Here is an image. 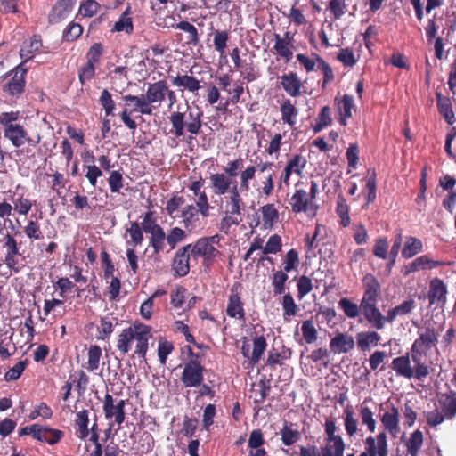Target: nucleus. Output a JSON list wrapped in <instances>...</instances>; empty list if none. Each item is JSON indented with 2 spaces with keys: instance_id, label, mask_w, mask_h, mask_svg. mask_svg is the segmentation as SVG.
<instances>
[{
  "instance_id": "obj_1",
  "label": "nucleus",
  "mask_w": 456,
  "mask_h": 456,
  "mask_svg": "<svg viewBox=\"0 0 456 456\" xmlns=\"http://www.w3.org/2000/svg\"><path fill=\"white\" fill-rule=\"evenodd\" d=\"M439 340V331L434 327L428 326L422 331H419L417 338L411 347V352L404 355L394 358L390 363V368L397 376L406 378V379L423 380L429 374V367L423 362V356H427L428 351L436 346Z\"/></svg>"
},
{
  "instance_id": "obj_2",
  "label": "nucleus",
  "mask_w": 456,
  "mask_h": 456,
  "mask_svg": "<svg viewBox=\"0 0 456 456\" xmlns=\"http://www.w3.org/2000/svg\"><path fill=\"white\" fill-rule=\"evenodd\" d=\"M363 294L360 305L353 302L349 297H341L338 301V307L349 319H355L362 314L365 321L376 330V309L381 297V285L377 277L368 273L362 279Z\"/></svg>"
},
{
  "instance_id": "obj_3",
  "label": "nucleus",
  "mask_w": 456,
  "mask_h": 456,
  "mask_svg": "<svg viewBox=\"0 0 456 456\" xmlns=\"http://www.w3.org/2000/svg\"><path fill=\"white\" fill-rule=\"evenodd\" d=\"M151 338V327L135 321L132 326L125 328L119 334L117 348L121 355H126L131 349L134 340L136 341L134 354L146 359L149 339Z\"/></svg>"
},
{
  "instance_id": "obj_4",
  "label": "nucleus",
  "mask_w": 456,
  "mask_h": 456,
  "mask_svg": "<svg viewBox=\"0 0 456 456\" xmlns=\"http://www.w3.org/2000/svg\"><path fill=\"white\" fill-rule=\"evenodd\" d=\"M203 111L200 109H193L187 105V111H172L169 115L171 124V132L176 137H183L186 132L188 136L185 138L188 143L191 142L194 136L199 135L203 125Z\"/></svg>"
},
{
  "instance_id": "obj_5",
  "label": "nucleus",
  "mask_w": 456,
  "mask_h": 456,
  "mask_svg": "<svg viewBox=\"0 0 456 456\" xmlns=\"http://www.w3.org/2000/svg\"><path fill=\"white\" fill-rule=\"evenodd\" d=\"M333 418H328L324 423V434L326 446L322 447V456H344L345 441L339 435H336L338 431Z\"/></svg>"
},
{
  "instance_id": "obj_6",
  "label": "nucleus",
  "mask_w": 456,
  "mask_h": 456,
  "mask_svg": "<svg viewBox=\"0 0 456 456\" xmlns=\"http://www.w3.org/2000/svg\"><path fill=\"white\" fill-rule=\"evenodd\" d=\"M122 100L125 102V107L123 111L119 113V117L128 129L136 130L137 124L135 120L131 118V116L134 112H140L141 114L148 115V109L144 107L146 102L145 96L144 94H125L122 96Z\"/></svg>"
},
{
  "instance_id": "obj_7",
  "label": "nucleus",
  "mask_w": 456,
  "mask_h": 456,
  "mask_svg": "<svg viewBox=\"0 0 456 456\" xmlns=\"http://www.w3.org/2000/svg\"><path fill=\"white\" fill-rule=\"evenodd\" d=\"M220 241L219 234L212 236L200 237L197 241L192 244L191 256L192 258L202 257L204 264H210L215 257L219 255L218 248L215 245H218Z\"/></svg>"
},
{
  "instance_id": "obj_8",
  "label": "nucleus",
  "mask_w": 456,
  "mask_h": 456,
  "mask_svg": "<svg viewBox=\"0 0 456 456\" xmlns=\"http://www.w3.org/2000/svg\"><path fill=\"white\" fill-rule=\"evenodd\" d=\"M416 307V302L412 297L403 301L399 305L392 307L387 310V314H383L377 305L376 309V330H381L386 326L387 322H393L396 320L397 316L407 315L413 312Z\"/></svg>"
},
{
  "instance_id": "obj_9",
  "label": "nucleus",
  "mask_w": 456,
  "mask_h": 456,
  "mask_svg": "<svg viewBox=\"0 0 456 456\" xmlns=\"http://www.w3.org/2000/svg\"><path fill=\"white\" fill-rule=\"evenodd\" d=\"M205 368L200 362V356L190 358L183 364L181 380L185 387H198L201 386L204 380Z\"/></svg>"
},
{
  "instance_id": "obj_10",
  "label": "nucleus",
  "mask_w": 456,
  "mask_h": 456,
  "mask_svg": "<svg viewBox=\"0 0 456 456\" xmlns=\"http://www.w3.org/2000/svg\"><path fill=\"white\" fill-rule=\"evenodd\" d=\"M2 248L4 249V263L9 270L18 273L20 270L18 257L22 256L20 244L18 243L14 235L10 232L4 234L2 238Z\"/></svg>"
},
{
  "instance_id": "obj_11",
  "label": "nucleus",
  "mask_w": 456,
  "mask_h": 456,
  "mask_svg": "<svg viewBox=\"0 0 456 456\" xmlns=\"http://www.w3.org/2000/svg\"><path fill=\"white\" fill-rule=\"evenodd\" d=\"M4 137L9 139L14 148H21L28 143L29 147L35 148L41 142L39 134L35 137L28 135L27 129L20 124H14L4 130Z\"/></svg>"
},
{
  "instance_id": "obj_12",
  "label": "nucleus",
  "mask_w": 456,
  "mask_h": 456,
  "mask_svg": "<svg viewBox=\"0 0 456 456\" xmlns=\"http://www.w3.org/2000/svg\"><path fill=\"white\" fill-rule=\"evenodd\" d=\"M365 451L360 453V456H387V438L385 430L381 431L376 436H367L364 441ZM347 456H355L350 453Z\"/></svg>"
},
{
  "instance_id": "obj_13",
  "label": "nucleus",
  "mask_w": 456,
  "mask_h": 456,
  "mask_svg": "<svg viewBox=\"0 0 456 456\" xmlns=\"http://www.w3.org/2000/svg\"><path fill=\"white\" fill-rule=\"evenodd\" d=\"M103 413L107 419H113L114 422L121 425L126 419V400L120 399L115 404V399L109 393L103 398Z\"/></svg>"
},
{
  "instance_id": "obj_14",
  "label": "nucleus",
  "mask_w": 456,
  "mask_h": 456,
  "mask_svg": "<svg viewBox=\"0 0 456 456\" xmlns=\"http://www.w3.org/2000/svg\"><path fill=\"white\" fill-rule=\"evenodd\" d=\"M167 90V81L166 80H159L154 83L149 84V86L145 92V103L144 107L148 109V115H151L153 112V109L155 108L153 105L158 104L161 105L162 102L165 101V92Z\"/></svg>"
},
{
  "instance_id": "obj_15",
  "label": "nucleus",
  "mask_w": 456,
  "mask_h": 456,
  "mask_svg": "<svg viewBox=\"0 0 456 456\" xmlns=\"http://www.w3.org/2000/svg\"><path fill=\"white\" fill-rule=\"evenodd\" d=\"M273 162H261L258 166H248L243 167L239 174V189L240 191L248 192L250 190V183L255 180L256 172L265 173L266 169L272 168Z\"/></svg>"
},
{
  "instance_id": "obj_16",
  "label": "nucleus",
  "mask_w": 456,
  "mask_h": 456,
  "mask_svg": "<svg viewBox=\"0 0 456 456\" xmlns=\"http://www.w3.org/2000/svg\"><path fill=\"white\" fill-rule=\"evenodd\" d=\"M303 184V182H297L296 190L292 194V197L289 199V204L291 206V211L293 213H300V212H307L309 209H314L315 212L317 210V206H314L310 203V196L307 193V191L304 189H300V185Z\"/></svg>"
},
{
  "instance_id": "obj_17",
  "label": "nucleus",
  "mask_w": 456,
  "mask_h": 456,
  "mask_svg": "<svg viewBox=\"0 0 456 456\" xmlns=\"http://www.w3.org/2000/svg\"><path fill=\"white\" fill-rule=\"evenodd\" d=\"M273 37L275 40V45L273 46L275 53L278 56L281 57L285 62H289L293 58V34L287 31L284 33L283 37H281L278 33H274Z\"/></svg>"
},
{
  "instance_id": "obj_18",
  "label": "nucleus",
  "mask_w": 456,
  "mask_h": 456,
  "mask_svg": "<svg viewBox=\"0 0 456 456\" xmlns=\"http://www.w3.org/2000/svg\"><path fill=\"white\" fill-rule=\"evenodd\" d=\"M28 69L21 62L12 70L13 76L10 81L4 85V91L11 95H19L24 93L26 87V72Z\"/></svg>"
},
{
  "instance_id": "obj_19",
  "label": "nucleus",
  "mask_w": 456,
  "mask_h": 456,
  "mask_svg": "<svg viewBox=\"0 0 456 456\" xmlns=\"http://www.w3.org/2000/svg\"><path fill=\"white\" fill-rule=\"evenodd\" d=\"M192 244H188L177 249L172 263V268L177 276L188 275L190 271L189 258Z\"/></svg>"
},
{
  "instance_id": "obj_20",
  "label": "nucleus",
  "mask_w": 456,
  "mask_h": 456,
  "mask_svg": "<svg viewBox=\"0 0 456 456\" xmlns=\"http://www.w3.org/2000/svg\"><path fill=\"white\" fill-rule=\"evenodd\" d=\"M239 184H234L229 192L225 203V214L232 216L241 217L245 210V203L240 193Z\"/></svg>"
},
{
  "instance_id": "obj_21",
  "label": "nucleus",
  "mask_w": 456,
  "mask_h": 456,
  "mask_svg": "<svg viewBox=\"0 0 456 456\" xmlns=\"http://www.w3.org/2000/svg\"><path fill=\"white\" fill-rule=\"evenodd\" d=\"M73 7V0H58L48 15L49 22L55 25V23L68 20L72 13Z\"/></svg>"
},
{
  "instance_id": "obj_22",
  "label": "nucleus",
  "mask_w": 456,
  "mask_h": 456,
  "mask_svg": "<svg viewBox=\"0 0 456 456\" xmlns=\"http://www.w3.org/2000/svg\"><path fill=\"white\" fill-rule=\"evenodd\" d=\"M280 79L283 91L289 96L297 97L303 94V82L300 80L298 75L294 73V71H289L288 74L281 75Z\"/></svg>"
},
{
  "instance_id": "obj_23",
  "label": "nucleus",
  "mask_w": 456,
  "mask_h": 456,
  "mask_svg": "<svg viewBox=\"0 0 456 456\" xmlns=\"http://www.w3.org/2000/svg\"><path fill=\"white\" fill-rule=\"evenodd\" d=\"M226 314L230 318L245 321L244 303L234 288L231 289V294L228 296Z\"/></svg>"
},
{
  "instance_id": "obj_24",
  "label": "nucleus",
  "mask_w": 456,
  "mask_h": 456,
  "mask_svg": "<svg viewBox=\"0 0 456 456\" xmlns=\"http://www.w3.org/2000/svg\"><path fill=\"white\" fill-rule=\"evenodd\" d=\"M447 292V288L444 283V280L438 277L432 279L429 283V289L428 292L429 305H434L436 303L444 304L446 302Z\"/></svg>"
},
{
  "instance_id": "obj_25",
  "label": "nucleus",
  "mask_w": 456,
  "mask_h": 456,
  "mask_svg": "<svg viewBox=\"0 0 456 456\" xmlns=\"http://www.w3.org/2000/svg\"><path fill=\"white\" fill-rule=\"evenodd\" d=\"M354 346V338L345 332L337 333L330 341V349L335 354L348 353Z\"/></svg>"
},
{
  "instance_id": "obj_26",
  "label": "nucleus",
  "mask_w": 456,
  "mask_h": 456,
  "mask_svg": "<svg viewBox=\"0 0 456 456\" xmlns=\"http://www.w3.org/2000/svg\"><path fill=\"white\" fill-rule=\"evenodd\" d=\"M209 180L214 193L218 195L230 192L234 184H239L238 181H231L224 172L211 174Z\"/></svg>"
},
{
  "instance_id": "obj_27",
  "label": "nucleus",
  "mask_w": 456,
  "mask_h": 456,
  "mask_svg": "<svg viewBox=\"0 0 456 456\" xmlns=\"http://www.w3.org/2000/svg\"><path fill=\"white\" fill-rule=\"evenodd\" d=\"M200 215L199 210L193 204H187L183 208L180 216L182 217V224L188 232H191L200 226Z\"/></svg>"
},
{
  "instance_id": "obj_28",
  "label": "nucleus",
  "mask_w": 456,
  "mask_h": 456,
  "mask_svg": "<svg viewBox=\"0 0 456 456\" xmlns=\"http://www.w3.org/2000/svg\"><path fill=\"white\" fill-rule=\"evenodd\" d=\"M441 263L436 262L428 256V255H422L412 260L411 263L405 265L402 267L401 272L403 276H408L411 273L425 270V268H434L439 266Z\"/></svg>"
},
{
  "instance_id": "obj_29",
  "label": "nucleus",
  "mask_w": 456,
  "mask_h": 456,
  "mask_svg": "<svg viewBox=\"0 0 456 456\" xmlns=\"http://www.w3.org/2000/svg\"><path fill=\"white\" fill-rule=\"evenodd\" d=\"M334 103L338 109L339 119L338 122L342 126L346 125V119L352 117V109L354 107V96L351 94H344L341 99L336 96Z\"/></svg>"
},
{
  "instance_id": "obj_30",
  "label": "nucleus",
  "mask_w": 456,
  "mask_h": 456,
  "mask_svg": "<svg viewBox=\"0 0 456 456\" xmlns=\"http://www.w3.org/2000/svg\"><path fill=\"white\" fill-rule=\"evenodd\" d=\"M380 422L386 431H388L391 436L396 437L400 431L399 411L395 406H392L389 411H386L380 418Z\"/></svg>"
},
{
  "instance_id": "obj_31",
  "label": "nucleus",
  "mask_w": 456,
  "mask_h": 456,
  "mask_svg": "<svg viewBox=\"0 0 456 456\" xmlns=\"http://www.w3.org/2000/svg\"><path fill=\"white\" fill-rule=\"evenodd\" d=\"M438 406L444 419H452L456 416V393L450 391L438 398Z\"/></svg>"
},
{
  "instance_id": "obj_32",
  "label": "nucleus",
  "mask_w": 456,
  "mask_h": 456,
  "mask_svg": "<svg viewBox=\"0 0 456 456\" xmlns=\"http://www.w3.org/2000/svg\"><path fill=\"white\" fill-rule=\"evenodd\" d=\"M173 86L182 87L190 93L196 94L201 88L199 79L189 75L170 76Z\"/></svg>"
},
{
  "instance_id": "obj_33",
  "label": "nucleus",
  "mask_w": 456,
  "mask_h": 456,
  "mask_svg": "<svg viewBox=\"0 0 456 456\" xmlns=\"http://www.w3.org/2000/svg\"><path fill=\"white\" fill-rule=\"evenodd\" d=\"M381 337L376 330L361 331L356 334V343L361 351H370V346L380 344Z\"/></svg>"
},
{
  "instance_id": "obj_34",
  "label": "nucleus",
  "mask_w": 456,
  "mask_h": 456,
  "mask_svg": "<svg viewBox=\"0 0 456 456\" xmlns=\"http://www.w3.org/2000/svg\"><path fill=\"white\" fill-rule=\"evenodd\" d=\"M64 434L62 430L38 424L37 441L54 444L60 442Z\"/></svg>"
},
{
  "instance_id": "obj_35",
  "label": "nucleus",
  "mask_w": 456,
  "mask_h": 456,
  "mask_svg": "<svg viewBox=\"0 0 456 456\" xmlns=\"http://www.w3.org/2000/svg\"><path fill=\"white\" fill-rule=\"evenodd\" d=\"M436 96L437 101L438 112L442 117H444L449 125H453L456 121V118L454 116L451 100L448 98V96H444L439 92L436 94Z\"/></svg>"
},
{
  "instance_id": "obj_36",
  "label": "nucleus",
  "mask_w": 456,
  "mask_h": 456,
  "mask_svg": "<svg viewBox=\"0 0 456 456\" xmlns=\"http://www.w3.org/2000/svg\"><path fill=\"white\" fill-rule=\"evenodd\" d=\"M281 120L284 124L293 127L297 121L298 109L290 99H285L281 104Z\"/></svg>"
},
{
  "instance_id": "obj_37",
  "label": "nucleus",
  "mask_w": 456,
  "mask_h": 456,
  "mask_svg": "<svg viewBox=\"0 0 456 456\" xmlns=\"http://www.w3.org/2000/svg\"><path fill=\"white\" fill-rule=\"evenodd\" d=\"M294 424L285 421L280 430L281 443L285 446H292L302 437L301 432L297 428H293Z\"/></svg>"
},
{
  "instance_id": "obj_38",
  "label": "nucleus",
  "mask_w": 456,
  "mask_h": 456,
  "mask_svg": "<svg viewBox=\"0 0 456 456\" xmlns=\"http://www.w3.org/2000/svg\"><path fill=\"white\" fill-rule=\"evenodd\" d=\"M421 252H423V241L415 236H406L404 246L401 251L402 256L409 259Z\"/></svg>"
},
{
  "instance_id": "obj_39",
  "label": "nucleus",
  "mask_w": 456,
  "mask_h": 456,
  "mask_svg": "<svg viewBox=\"0 0 456 456\" xmlns=\"http://www.w3.org/2000/svg\"><path fill=\"white\" fill-rule=\"evenodd\" d=\"M42 40L39 37H33L29 41H25L20 50V57L23 59V62L28 61L34 57V53L40 50Z\"/></svg>"
},
{
  "instance_id": "obj_40",
  "label": "nucleus",
  "mask_w": 456,
  "mask_h": 456,
  "mask_svg": "<svg viewBox=\"0 0 456 456\" xmlns=\"http://www.w3.org/2000/svg\"><path fill=\"white\" fill-rule=\"evenodd\" d=\"M288 279L289 276L283 270H273L271 284L274 296L284 294Z\"/></svg>"
},
{
  "instance_id": "obj_41",
  "label": "nucleus",
  "mask_w": 456,
  "mask_h": 456,
  "mask_svg": "<svg viewBox=\"0 0 456 456\" xmlns=\"http://www.w3.org/2000/svg\"><path fill=\"white\" fill-rule=\"evenodd\" d=\"M376 175L375 169H368V177L365 184V203L363 204L362 208H368L369 204L374 202L376 199Z\"/></svg>"
},
{
  "instance_id": "obj_42",
  "label": "nucleus",
  "mask_w": 456,
  "mask_h": 456,
  "mask_svg": "<svg viewBox=\"0 0 456 456\" xmlns=\"http://www.w3.org/2000/svg\"><path fill=\"white\" fill-rule=\"evenodd\" d=\"M172 28L181 29L182 31L187 33L186 44L188 45H198L200 41L198 28L191 24V22L188 20H182L177 22L175 25H172Z\"/></svg>"
},
{
  "instance_id": "obj_43",
  "label": "nucleus",
  "mask_w": 456,
  "mask_h": 456,
  "mask_svg": "<svg viewBox=\"0 0 456 456\" xmlns=\"http://www.w3.org/2000/svg\"><path fill=\"white\" fill-rule=\"evenodd\" d=\"M274 172L264 175L258 183L254 184L255 190L260 195L270 197L274 190Z\"/></svg>"
},
{
  "instance_id": "obj_44",
  "label": "nucleus",
  "mask_w": 456,
  "mask_h": 456,
  "mask_svg": "<svg viewBox=\"0 0 456 456\" xmlns=\"http://www.w3.org/2000/svg\"><path fill=\"white\" fill-rule=\"evenodd\" d=\"M131 7L128 6L126 11H124L118 21L115 22L112 32H126L127 34H131L134 31L133 20L130 17Z\"/></svg>"
},
{
  "instance_id": "obj_45",
  "label": "nucleus",
  "mask_w": 456,
  "mask_h": 456,
  "mask_svg": "<svg viewBox=\"0 0 456 456\" xmlns=\"http://www.w3.org/2000/svg\"><path fill=\"white\" fill-rule=\"evenodd\" d=\"M368 400L365 399L362 404L360 405L359 415L362 424L365 425L370 432H374L376 430V419L371 408L366 405Z\"/></svg>"
},
{
  "instance_id": "obj_46",
  "label": "nucleus",
  "mask_w": 456,
  "mask_h": 456,
  "mask_svg": "<svg viewBox=\"0 0 456 456\" xmlns=\"http://www.w3.org/2000/svg\"><path fill=\"white\" fill-rule=\"evenodd\" d=\"M75 426L77 428V436L78 438L86 439L89 436V418L87 410H82L76 413V419L74 420Z\"/></svg>"
},
{
  "instance_id": "obj_47",
  "label": "nucleus",
  "mask_w": 456,
  "mask_h": 456,
  "mask_svg": "<svg viewBox=\"0 0 456 456\" xmlns=\"http://www.w3.org/2000/svg\"><path fill=\"white\" fill-rule=\"evenodd\" d=\"M266 338L264 336H256L253 338V351L249 357V363L256 365L260 362L261 356L266 349Z\"/></svg>"
},
{
  "instance_id": "obj_48",
  "label": "nucleus",
  "mask_w": 456,
  "mask_h": 456,
  "mask_svg": "<svg viewBox=\"0 0 456 456\" xmlns=\"http://www.w3.org/2000/svg\"><path fill=\"white\" fill-rule=\"evenodd\" d=\"M344 428L349 436H354L358 431L357 419L354 417L353 407L348 405L344 410Z\"/></svg>"
},
{
  "instance_id": "obj_49",
  "label": "nucleus",
  "mask_w": 456,
  "mask_h": 456,
  "mask_svg": "<svg viewBox=\"0 0 456 456\" xmlns=\"http://www.w3.org/2000/svg\"><path fill=\"white\" fill-rule=\"evenodd\" d=\"M166 241L167 235L161 226L151 234L150 246L153 248L155 254H159L164 251Z\"/></svg>"
},
{
  "instance_id": "obj_50",
  "label": "nucleus",
  "mask_w": 456,
  "mask_h": 456,
  "mask_svg": "<svg viewBox=\"0 0 456 456\" xmlns=\"http://www.w3.org/2000/svg\"><path fill=\"white\" fill-rule=\"evenodd\" d=\"M423 446V432L417 429L412 432L406 443V450L411 456H418L419 451Z\"/></svg>"
},
{
  "instance_id": "obj_51",
  "label": "nucleus",
  "mask_w": 456,
  "mask_h": 456,
  "mask_svg": "<svg viewBox=\"0 0 456 456\" xmlns=\"http://www.w3.org/2000/svg\"><path fill=\"white\" fill-rule=\"evenodd\" d=\"M265 227L272 228L279 218V212L273 204H265L260 208Z\"/></svg>"
},
{
  "instance_id": "obj_52",
  "label": "nucleus",
  "mask_w": 456,
  "mask_h": 456,
  "mask_svg": "<svg viewBox=\"0 0 456 456\" xmlns=\"http://www.w3.org/2000/svg\"><path fill=\"white\" fill-rule=\"evenodd\" d=\"M282 265V270L286 272L287 275L288 273L297 270L300 265V259L299 254L296 248H290L289 251L286 253Z\"/></svg>"
},
{
  "instance_id": "obj_53",
  "label": "nucleus",
  "mask_w": 456,
  "mask_h": 456,
  "mask_svg": "<svg viewBox=\"0 0 456 456\" xmlns=\"http://www.w3.org/2000/svg\"><path fill=\"white\" fill-rule=\"evenodd\" d=\"M315 59L317 61V68L322 70L323 78L322 81V88L324 89L327 87L328 83H330L334 80V71L325 60L317 53L314 54Z\"/></svg>"
},
{
  "instance_id": "obj_54",
  "label": "nucleus",
  "mask_w": 456,
  "mask_h": 456,
  "mask_svg": "<svg viewBox=\"0 0 456 456\" xmlns=\"http://www.w3.org/2000/svg\"><path fill=\"white\" fill-rule=\"evenodd\" d=\"M244 159L241 157H238L233 160H230L224 167V172L230 178L231 181H237L235 178L240 175V172L244 167Z\"/></svg>"
},
{
  "instance_id": "obj_55",
  "label": "nucleus",
  "mask_w": 456,
  "mask_h": 456,
  "mask_svg": "<svg viewBox=\"0 0 456 456\" xmlns=\"http://www.w3.org/2000/svg\"><path fill=\"white\" fill-rule=\"evenodd\" d=\"M349 206L343 196L338 197V202L336 207L337 215L340 217V224L343 227H348L350 224Z\"/></svg>"
},
{
  "instance_id": "obj_56",
  "label": "nucleus",
  "mask_w": 456,
  "mask_h": 456,
  "mask_svg": "<svg viewBox=\"0 0 456 456\" xmlns=\"http://www.w3.org/2000/svg\"><path fill=\"white\" fill-rule=\"evenodd\" d=\"M102 349L98 345H92L87 351V370L94 371L99 369V362L102 356Z\"/></svg>"
},
{
  "instance_id": "obj_57",
  "label": "nucleus",
  "mask_w": 456,
  "mask_h": 456,
  "mask_svg": "<svg viewBox=\"0 0 456 456\" xmlns=\"http://www.w3.org/2000/svg\"><path fill=\"white\" fill-rule=\"evenodd\" d=\"M126 231L130 234V240L126 242L127 245L136 247L141 245L143 240L142 228L137 222H131L130 227L126 228Z\"/></svg>"
},
{
  "instance_id": "obj_58",
  "label": "nucleus",
  "mask_w": 456,
  "mask_h": 456,
  "mask_svg": "<svg viewBox=\"0 0 456 456\" xmlns=\"http://www.w3.org/2000/svg\"><path fill=\"white\" fill-rule=\"evenodd\" d=\"M229 41V31L216 30L214 32V48L219 52L221 56H224L227 43Z\"/></svg>"
},
{
  "instance_id": "obj_59",
  "label": "nucleus",
  "mask_w": 456,
  "mask_h": 456,
  "mask_svg": "<svg viewBox=\"0 0 456 456\" xmlns=\"http://www.w3.org/2000/svg\"><path fill=\"white\" fill-rule=\"evenodd\" d=\"M307 160L305 157L301 154H295L287 161V166L292 174L302 175L303 170L306 167Z\"/></svg>"
},
{
  "instance_id": "obj_60",
  "label": "nucleus",
  "mask_w": 456,
  "mask_h": 456,
  "mask_svg": "<svg viewBox=\"0 0 456 456\" xmlns=\"http://www.w3.org/2000/svg\"><path fill=\"white\" fill-rule=\"evenodd\" d=\"M186 237V230H183V228L179 227H175L169 231L168 234H167L166 241L170 247V249H173L175 248L177 243L184 240Z\"/></svg>"
},
{
  "instance_id": "obj_61",
  "label": "nucleus",
  "mask_w": 456,
  "mask_h": 456,
  "mask_svg": "<svg viewBox=\"0 0 456 456\" xmlns=\"http://www.w3.org/2000/svg\"><path fill=\"white\" fill-rule=\"evenodd\" d=\"M332 118L330 117V108L329 106H323L318 114L316 124L314 126V131L318 133L330 124H331Z\"/></svg>"
},
{
  "instance_id": "obj_62",
  "label": "nucleus",
  "mask_w": 456,
  "mask_h": 456,
  "mask_svg": "<svg viewBox=\"0 0 456 456\" xmlns=\"http://www.w3.org/2000/svg\"><path fill=\"white\" fill-rule=\"evenodd\" d=\"M297 297L302 300L313 289V280L305 275H302L297 280Z\"/></svg>"
},
{
  "instance_id": "obj_63",
  "label": "nucleus",
  "mask_w": 456,
  "mask_h": 456,
  "mask_svg": "<svg viewBox=\"0 0 456 456\" xmlns=\"http://www.w3.org/2000/svg\"><path fill=\"white\" fill-rule=\"evenodd\" d=\"M302 336L306 344H313L318 338V331L315 329L313 321L306 320L302 322Z\"/></svg>"
},
{
  "instance_id": "obj_64",
  "label": "nucleus",
  "mask_w": 456,
  "mask_h": 456,
  "mask_svg": "<svg viewBox=\"0 0 456 456\" xmlns=\"http://www.w3.org/2000/svg\"><path fill=\"white\" fill-rule=\"evenodd\" d=\"M99 102L102 106L106 117H110V115L114 114L115 102L108 89L102 90L99 97Z\"/></svg>"
}]
</instances>
